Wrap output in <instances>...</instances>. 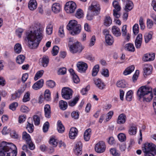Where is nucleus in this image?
<instances>
[{"label": "nucleus", "mask_w": 156, "mask_h": 156, "mask_svg": "<svg viewBox=\"0 0 156 156\" xmlns=\"http://www.w3.org/2000/svg\"><path fill=\"white\" fill-rule=\"evenodd\" d=\"M43 37V31L40 28L33 26L31 30L26 33L25 40L27 41L29 47L31 49L37 48Z\"/></svg>", "instance_id": "1"}, {"label": "nucleus", "mask_w": 156, "mask_h": 156, "mask_svg": "<svg viewBox=\"0 0 156 156\" xmlns=\"http://www.w3.org/2000/svg\"><path fill=\"white\" fill-rule=\"evenodd\" d=\"M17 149L12 143L3 141L0 144V156H16Z\"/></svg>", "instance_id": "2"}, {"label": "nucleus", "mask_w": 156, "mask_h": 156, "mask_svg": "<svg viewBox=\"0 0 156 156\" xmlns=\"http://www.w3.org/2000/svg\"><path fill=\"white\" fill-rule=\"evenodd\" d=\"M137 95L140 100L142 98L144 101L149 102L153 97L152 88L148 86H142L138 90Z\"/></svg>", "instance_id": "3"}, {"label": "nucleus", "mask_w": 156, "mask_h": 156, "mask_svg": "<svg viewBox=\"0 0 156 156\" xmlns=\"http://www.w3.org/2000/svg\"><path fill=\"white\" fill-rule=\"evenodd\" d=\"M88 11L87 14V17L88 20H92L94 16L98 15L100 11V5L98 4H92L91 6L89 7Z\"/></svg>", "instance_id": "4"}, {"label": "nucleus", "mask_w": 156, "mask_h": 156, "mask_svg": "<svg viewBox=\"0 0 156 156\" xmlns=\"http://www.w3.org/2000/svg\"><path fill=\"white\" fill-rule=\"evenodd\" d=\"M68 30H72L71 34L75 35L79 34L80 32V25L77 24V21L75 20H70L67 26Z\"/></svg>", "instance_id": "5"}, {"label": "nucleus", "mask_w": 156, "mask_h": 156, "mask_svg": "<svg viewBox=\"0 0 156 156\" xmlns=\"http://www.w3.org/2000/svg\"><path fill=\"white\" fill-rule=\"evenodd\" d=\"M142 150L144 154L156 152V146L152 143H145L142 147Z\"/></svg>", "instance_id": "6"}, {"label": "nucleus", "mask_w": 156, "mask_h": 156, "mask_svg": "<svg viewBox=\"0 0 156 156\" xmlns=\"http://www.w3.org/2000/svg\"><path fill=\"white\" fill-rule=\"evenodd\" d=\"M69 47L70 52L73 54L81 52L84 48L78 42L70 45Z\"/></svg>", "instance_id": "7"}, {"label": "nucleus", "mask_w": 156, "mask_h": 156, "mask_svg": "<svg viewBox=\"0 0 156 156\" xmlns=\"http://www.w3.org/2000/svg\"><path fill=\"white\" fill-rule=\"evenodd\" d=\"M73 92L72 90L68 87L63 88L62 90V97L66 100H69L72 98Z\"/></svg>", "instance_id": "8"}, {"label": "nucleus", "mask_w": 156, "mask_h": 156, "mask_svg": "<svg viewBox=\"0 0 156 156\" xmlns=\"http://www.w3.org/2000/svg\"><path fill=\"white\" fill-rule=\"evenodd\" d=\"M76 3L71 1L66 3L65 7V9L67 13H73L76 9Z\"/></svg>", "instance_id": "9"}, {"label": "nucleus", "mask_w": 156, "mask_h": 156, "mask_svg": "<svg viewBox=\"0 0 156 156\" xmlns=\"http://www.w3.org/2000/svg\"><path fill=\"white\" fill-rule=\"evenodd\" d=\"M105 150V145L103 141H100L96 144L95 146V151L98 153L103 152Z\"/></svg>", "instance_id": "10"}, {"label": "nucleus", "mask_w": 156, "mask_h": 156, "mask_svg": "<svg viewBox=\"0 0 156 156\" xmlns=\"http://www.w3.org/2000/svg\"><path fill=\"white\" fill-rule=\"evenodd\" d=\"M76 66L78 69V71L81 73H85L88 68L87 64L83 62H77Z\"/></svg>", "instance_id": "11"}, {"label": "nucleus", "mask_w": 156, "mask_h": 156, "mask_svg": "<svg viewBox=\"0 0 156 156\" xmlns=\"http://www.w3.org/2000/svg\"><path fill=\"white\" fill-rule=\"evenodd\" d=\"M142 40V35L141 34H139L135 40V44L136 48L137 49L140 48L141 46Z\"/></svg>", "instance_id": "12"}, {"label": "nucleus", "mask_w": 156, "mask_h": 156, "mask_svg": "<svg viewBox=\"0 0 156 156\" xmlns=\"http://www.w3.org/2000/svg\"><path fill=\"white\" fill-rule=\"evenodd\" d=\"M154 53H147L144 55L142 59L143 61L146 62L153 61L154 59Z\"/></svg>", "instance_id": "13"}, {"label": "nucleus", "mask_w": 156, "mask_h": 156, "mask_svg": "<svg viewBox=\"0 0 156 156\" xmlns=\"http://www.w3.org/2000/svg\"><path fill=\"white\" fill-rule=\"evenodd\" d=\"M82 144L81 142L79 141L76 144L74 150L75 154L77 155H81L82 153Z\"/></svg>", "instance_id": "14"}, {"label": "nucleus", "mask_w": 156, "mask_h": 156, "mask_svg": "<svg viewBox=\"0 0 156 156\" xmlns=\"http://www.w3.org/2000/svg\"><path fill=\"white\" fill-rule=\"evenodd\" d=\"M126 117L123 113L120 114L118 117L116 122L118 124H124L126 121Z\"/></svg>", "instance_id": "15"}, {"label": "nucleus", "mask_w": 156, "mask_h": 156, "mask_svg": "<svg viewBox=\"0 0 156 156\" xmlns=\"http://www.w3.org/2000/svg\"><path fill=\"white\" fill-rule=\"evenodd\" d=\"M94 83L99 89L102 90L103 89L105 86L103 82L99 79H94Z\"/></svg>", "instance_id": "16"}, {"label": "nucleus", "mask_w": 156, "mask_h": 156, "mask_svg": "<svg viewBox=\"0 0 156 156\" xmlns=\"http://www.w3.org/2000/svg\"><path fill=\"white\" fill-rule=\"evenodd\" d=\"M77 129L75 127L71 128L69 133V138L72 139H74L77 136Z\"/></svg>", "instance_id": "17"}, {"label": "nucleus", "mask_w": 156, "mask_h": 156, "mask_svg": "<svg viewBox=\"0 0 156 156\" xmlns=\"http://www.w3.org/2000/svg\"><path fill=\"white\" fill-rule=\"evenodd\" d=\"M43 84V80L41 79L34 83L32 86V87L33 89L35 90H37L42 87Z\"/></svg>", "instance_id": "18"}, {"label": "nucleus", "mask_w": 156, "mask_h": 156, "mask_svg": "<svg viewBox=\"0 0 156 156\" xmlns=\"http://www.w3.org/2000/svg\"><path fill=\"white\" fill-rule=\"evenodd\" d=\"M61 6L58 3H54L52 6V11L55 14L59 13L61 10Z\"/></svg>", "instance_id": "19"}, {"label": "nucleus", "mask_w": 156, "mask_h": 156, "mask_svg": "<svg viewBox=\"0 0 156 156\" xmlns=\"http://www.w3.org/2000/svg\"><path fill=\"white\" fill-rule=\"evenodd\" d=\"M44 112L45 116L47 118H49L51 117V111L49 105L47 104L44 107Z\"/></svg>", "instance_id": "20"}, {"label": "nucleus", "mask_w": 156, "mask_h": 156, "mask_svg": "<svg viewBox=\"0 0 156 156\" xmlns=\"http://www.w3.org/2000/svg\"><path fill=\"white\" fill-rule=\"evenodd\" d=\"M28 7L32 11L35 9L37 6V3L35 0H30L28 3Z\"/></svg>", "instance_id": "21"}, {"label": "nucleus", "mask_w": 156, "mask_h": 156, "mask_svg": "<svg viewBox=\"0 0 156 156\" xmlns=\"http://www.w3.org/2000/svg\"><path fill=\"white\" fill-rule=\"evenodd\" d=\"M112 32L115 36L118 37L121 35V32L119 28L116 26H114L112 27Z\"/></svg>", "instance_id": "22"}, {"label": "nucleus", "mask_w": 156, "mask_h": 156, "mask_svg": "<svg viewBox=\"0 0 156 156\" xmlns=\"http://www.w3.org/2000/svg\"><path fill=\"white\" fill-rule=\"evenodd\" d=\"M152 70V67L150 65L146 64L144 66V73L145 75H148L151 74Z\"/></svg>", "instance_id": "23"}, {"label": "nucleus", "mask_w": 156, "mask_h": 156, "mask_svg": "<svg viewBox=\"0 0 156 156\" xmlns=\"http://www.w3.org/2000/svg\"><path fill=\"white\" fill-rule=\"evenodd\" d=\"M30 121H32V118H29L27 121L28 124L27 125L26 128L27 129L29 132L32 133L34 131V126L32 122L31 123L29 122Z\"/></svg>", "instance_id": "24"}, {"label": "nucleus", "mask_w": 156, "mask_h": 156, "mask_svg": "<svg viewBox=\"0 0 156 156\" xmlns=\"http://www.w3.org/2000/svg\"><path fill=\"white\" fill-rule=\"evenodd\" d=\"M124 48L126 50L130 52H133L135 51L134 45L131 43L126 44Z\"/></svg>", "instance_id": "25"}, {"label": "nucleus", "mask_w": 156, "mask_h": 156, "mask_svg": "<svg viewBox=\"0 0 156 156\" xmlns=\"http://www.w3.org/2000/svg\"><path fill=\"white\" fill-rule=\"evenodd\" d=\"M126 5L125 6V10L126 11H129L131 10L133 8V4L131 1L126 0Z\"/></svg>", "instance_id": "26"}, {"label": "nucleus", "mask_w": 156, "mask_h": 156, "mask_svg": "<svg viewBox=\"0 0 156 156\" xmlns=\"http://www.w3.org/2000/svg\"><path fill=\"white\" fill-rule=\"evenodd\" d=\"M91 129L89 128L85 130L84 134V139L86 141H88L90 139L91 134Z\"/></svg>", "instance_id": "27"}, {"label": "nucleus", "mask_w": 156, "mask_h": 156, "mask_svg": "<svg viewBox=\"0 0 156 156\" xmlns=\"http://www.w3.org/2000/svg\"><path fill=\"white\" fill-rule=\"evenodd\" d=\"M105 40L106 43L108 45H112L114 42V39L111 35H108L105 36Z\"/></svg>", "instance_id": "28"}, {"label": "nucleus", "mask_w": 156, "mask_h": 156, "mask_svg": "<svg viewBox=\"0 0 156 156\" xmlns=\"http://www.w3.org/2000/svg\"><path fill=\"white\" fill-rule=\"evenodd\" d=\"M23 139L25 141L26 143H29L31 142V139L30 135L26 132H23L22 133Z\"/></svg>", "instance_id": "29"}, {"label": "nucleus", "mask_w": 156, "mask_h": 156, "mask_svg": "<svg viewBox=\"0 0 156 156\" xmlns=\"http://www.w3.org/2000/svg\"><path fill=\"white\" fill-rule=\"evenodd\" d=\"M153 33L152 32L148 33H146L144 35L145 42L147 43L152 39Z\"/></svg>", "instance_id": "30"}, {"label": "nucleus", "mask_w": 156, "mask_h": 156, "mask_svg": "<svg viewBox=\"0 0 156 156\" xmlns=\"http://www.w3.org/2000/svg\"><path fill=\"white\" fill-rule=\"evenodd\" d=\"M57 129L58 132L60 133H62L64 131L65 127L60 120L58 121Z\"/></svg>", "instance_id": "31"}, {"label": "nucleus", "mask_w": 156, "mask_h": 156, "mask_svg": "<svg viewBox=\"0 0 156 156\" xmlns=\"http://www.w3.org/2000/svg\"><path fill=\"white\" fill-rule=\"evenodd\" d=\"M134 68V66L133 65H132L128 67L124 71V74L125 75H127L130 74L133 71Z\"/></svg>", "instance_id": "32"}, {"label": "nucleus", "mask_w": 156, "mask_h": 156, "mask_svg": "<svg viewBox=\"0 0 156 156\" xmlns=\"http://www.w3.org/2000/svg\"><path fill=\"white\" fill-rule=\"evenodd\" d=\"M59 106L61 109L64 110L67 107V104L66 102L63 100H61L59 101Z\"/></svg>", "instance_id": "33"}, {"label": "nucleus", "mask_w": 156, "mask_h": 156, "mask_svg": "<svg viewBox=\"0 0 156 156\" xmlns=\"http://www.w3.org/2000/svg\"><path fill=\"white\" fill-rule=\"evenodd\" d=\"M15 53L17 54H19L22 51V48L21 44L19 43L15 44L14 48Z\"/></svg>", "instance_id": "34"}, {"label": "nucleus", "mask_w": 156, "mask_h": 156, "mask_svg": "<svg viewBox=\"0 0 156 156\" xmlns=\"http://www.w3.org/2000/svg\"><path fill=\"white\" fill-rule=\"evenodd\" d=\"M25 57L23 55H20L17 56L16 59V62L18 64H22L25 60Z\"/></svg>", "instance_id": "35"}, {"label": "nucleus", "mask_w": 156, "mask_h": 156, "mask_svg": "<svg viewBox=\"0 0 156 156\" xmlns=\"http://www.w3.org/2000/svg\"><path fill=\"white\" fill-rule=\"evenodd\" d=\"M42 65L44 67H46L48 64L49 59L48 56H44L42 58Z\"/></svg>", "instance_id": "36"}, {"label": "nucleus", "mask_w": 156, "mask_h": 156, "mask_svg": "<svg viewBox=\"0 0 156 156\" xmlns=\"http://www.w3.org/2000/svg\"><path fill=\"white\" fill-rule=\"evenodd\" d=\"M137 127L133 125L131 126L129 130V133L130 135H135L137 131Z\"/></svg>", "instance_id": "37"}, {"label": "nucleus", "mask_w": 156, "mask_h": 156, "mask_svg": "<svg viewBox=\"0 0 156 156\" xmlns=\"http://www.w3.org/2000/svg\"><path fill=\"white\" fill-rule=\"evenodd\" d=\"M79 99V96H76L73 99V100L70 101L69 102V105L72 107L74 106L76 104Z\"/></svg>", "instance_id": "38"}, {"label": "nucleus", "mask_w": 156, "mask_h": 156, "mask_svg": "<svg viewBox=\"0 0 156 156\" xmlns=\"http://www.w3.org/2000/svg\"><path fill=\"white\" fill-rule=\"evenodd\" d=\"M126 83L124 80L118 81L116 83L117 87L121 88L125 87Z\"/></svg>", "instance_id": "39"}, {"label": "nucleus", "mask_w": 156, "mask_h": 156, "mask_svg": "<svg viewBox=\"0 0 156 156\" xmlns=\"http://www.w3.org/2000/svg\"><path fill=\"white\" fill-rule=\"evenodd\" d=\"M112 23V20L110 16L106 17L104 20V24L106 26H109Z\"/></svg>", "instance_id": "40"}, {"label": "nucleus", "mask_w": 156, "mask_h": 156, "mask_svg": "<svg viewBox=\"0 0 156 156\" xmlns=\"http://www.w3.org/2000/svg\"><path fill=\"white\" fill-rule=\"evenodd\" d=\"M99 67L98 65H95L94 67L92 72V75L94 76L97 75L99 71Z\"/></svg>", "instance_id": "41"}, {"label": "nucleus", "mask_w": 156, "mask_h": 156, "mask_svg": "<svg viewBox=\"0 0 156 156\" xmlns=\"http://www.w3.org/2000/svg\"><path fill=\"white\" fill-rule=\"evenodd\" d=\"M53 30V26L51 23H50L48 24L46 27V32L48 34L50 35L52 33Z\"/></svg>", "instance_id": "42"}, {"label": "nucleus", "mask_w": 156, "mask_h": 156, "mask_svg": "<svg viewBox=\"0 0 156 156\" xmlns=\"http://www.w3.org/2000/svg\"><path fill=\"white\" fill-rule=\"evenodd\" d=\"M34 124L36 126H38L40 124V119L39 117L37 115H35L33 117Z\"/></svg>", "instance_id": "43"}, {"label": "nucleus", "mask_w": 156, "mask_h": 156, "mask_svg": "<svg viewBox=\"0 0 156 156\" xmlns=\"http://www.w3.org/2000/svg\"><path fill=\"white\" fill-rule=\"evenodd\" d=\"M44 72V71L43 70H41L38 71L35 75L34 78V80L36 81L41 77L43 75Z\"/></svg>", "instance_id": "44"}, {"label": "nucleus", "mask_w": 156, "mask_h": 156, "mask_svg": "<svg viewBox=\"0 0 156 156\" xmlns=\"http://www.w3.org/2000/svg\"><path fill=\"white\" fill-rule=\"evenodd\" d=\"M118 137L119 140L121 142L124 141L126 139V135L122 133H119L118 135Z\"/></svg>", "instance_id": "45"}, {"label": "nucleus", "mask_w": 156, "mask_h": 156, "mask_svg": "<svg viewBox=\"0 0 156 156\" xmlns=\"http://www.w3.org/2000/svg\"><path fill=\"white\" fill-rule=\"evenodd\" d=\"M110 153L113 156H119L120 153L115 148H111L110 151Z\"/></svg>", "instance_id": "46"}, {"label": "nucleus", "mask_w": 156, "mask_h": 156, "mask_svg": "<svg viewBox=\"0 0 156 156\" xmlns=\"http://www.w3.org/2000/svg\"><path fill=\"white\" fill-rule=\"evenodd\" d=\"M113 6L117 11H120L121 9V7L119 5L118 2L116 1H114L112 3Z\"/></svg>", "instance_id": "47"}, {"label": "nucleus", "mask_w": 156, "mask_h": 156, "mask_svg": "<svg viewBox=\"0 0 156 156\" xmlns=\"http://www.w3.org/2000/svg\"><path fill=\"white\" fill-rule=\"evenodd\" d=\"M133 92L132 90H129L126 93V99L128 101H130L132 100Z\"/></svg>", "instance_id": "48"}, {"label": "nucleus", "mask_w": 156, "mask_h": 156, "mask_svg": "<svg viewBox=\"0 0 156 156\" xmlns=\"http://www.w3.org/2000/svg\"><path fill=\"white\" fill-rule=\"evenodd\" d=\"M49 143V144L53 146L54 147H56L57 145V142L56 141V140L53 137L51 138Z\"/></svg>", "instance_id": "49"}, {"label": "nucleus", "mask_w": 156, "mask_h": 156, "mask_svg": "<svg viewBox=\"0 0 156 156\" xmlns=\"http://www.w3.org/2000/svg\"><path fill=\"white\" fill-rule=\"evenodd\" d=\"M46 85L48 87L51 88H53L55 86V82L52 80H48L46 82Z\"/></svg>", "instance_id": "50"}, {"label": "nucleus", "mask_w": 156, "mask_h": 156, "mask_svg": "<svg viewBox=\"0 0 156 156\" xmlns=\"http://www.w3.org/2000/svg\"><path fill=\"white\" fill-rule=\"evenodd\" d=\"M114 112L113 111H111L108 112L106 114L105 120L106 122L109 121L112 118Z\"/></svg>", "instance_id": "51"}, {"label": "nucleus", "mask_w": 156, "mask_h": 156, "mask_svg": "<svg viewBox=\"0 0 156 156\" xmlns=\"http://www.w3.org/2000/svg\"><path fill=\"white\" fill-rule=\"evenodd\" d=\"M18 106V103L16 102L12 103L9 106V108L13 111L16 110V107Z\"/></svg>", "instance_id": "52"}, {"label": "nucleus", "mask_w": 156, "mask_h": 156, "mask_svg": "<svg viewBox=\"0 0 156 156\" xmlns=\"http://www.w3.org/2000/svg\"><path fill=\"white\" fill-rule=\"evenodd\" d=\"M83 15L82 10L80 9H79L76 11L75 16L76 17L80 19L83 16Z\"/></svg>", "instance_id": "53"}, {"label": "nucleus", "mask_w": 156, "mask_h": 156, "mask_svg": "<svg viewBox=\"0 0 156 156\" xmlns=\"http://www.w3.org/2000/svg\"><path fill=\"white\" fill-rule=\"evenodd\" d=\"M133 30L134 34L136 35L139 32V25L138 24L136 23L133 26Z\"/></svg>", "instance_id": "54"}, {"label": "nucleus", "mask_w": 156, "mask_h": 156, "mask_svg": "<svg viewBox=\"0 0 156 156\" xmlns=\"http://www.w3.org/2000/svg\"><path fill=\"white\" fill-rule=\"evenodd\" d=\"M30 93L29 92H27L24 95L23 99V101L24 102H27L30 100Z\"/></svg>", "instance_id": "55"}, {"label": "nucleus", "mask_w": 156, "mask_h": 156, "mask_svg": "<svg viewBox=\"0 0 156 156\" xmlns=\"http://www.w3.org/2000/svg\"><path fill=\"white\" fill-rule=\"evenodd\" d=\"M59 47L57 46H55L52 48V54L53 56L56 55L58 52Z\"/></svg>", "instance_id": "56"}, {"label": "nucleus", "mask_w": 156, "mask_h": 156, "mask_svg": "<svg viewBox=\"0 0 156 156\" xmlns=\"http://www.w3.org/2000/svg\"><path fill=\"white\" fill-rule=\"evenodd\" d=\"M101 74L105 77H108L109 76L108 70L107 69H102L101 72Z\"/></svg>", "instance_id": "57"}, {"label": "nucleus", "mask_w": 156, "mask_h": 156, "mask_svg": "<svg viewBox=\"0 0 156 156\" xmlns=\"http://www.w3.org/2000/svg\"><path fill=\"white\" fill-rule=\"evenodd\" d=\"M66 69L65 67H62L59 69L58 72V75H62L66 74Z\"/></svg>", "instance_id": "58"}, {"label": "nucleus", "mask_w": 156, "mask_h": 156, "mask_svg": "<svg viewBox=\"0 0 156 156\" xmlns=\"http://www.w3.org/2000/svg\"><path fill=\"white\" fill-rule=\"evenodd\" d=\"M49 126V124L48 122H46L44 123L43 127V130L44 132H46L48 131Z\"/></svg>", "instance_id": "59"}, {"label": "nucleus", "mask_w": 156, "mask_h": 156, "mask_svg": "<svg viewBox=\"0 0 156 156\" xmlns=\"http://www.w3.org/2000/svg\"><path fill=\"white\" fill-rule=\"evenodd\" d=\"M20 111L22 112L27 113L29 111V109L26 106L22 105L20 108Z\"/></svg>", "instance_id": "60"}, {"label": "nucleus", "mask_w": 156, "mask_h": 156, "mask_svg": "<svg viewBox=\"0 0 156 156\" xmlns=\"http://www.w3.org/2000/svg\"><path fill=\"white\" fill-rule=\"evenodd\" d=\"M139 23L140 26V29L142 30H143L144 29L145 27L143 21V19L142 17H140V18Z\"/></svg>", "instance_id": "61"}, {"label": "nucleus", "mask_w": 156, "mask_h": 156, "mask_svg": "<svg viewBox=\"0 0 156 156\" xmlns=\"http://www.w3.org/2000/svg\"><path fill=\"white\" fill-rule=\"evenodd\" d=\"M58 35L61 37H63L64 36V34L63 26H61L58 30Z\"/></svg>", "instance_id": "62"}, {"label": "nucleus", "mask_w": 156, "mask_h": 156, "mask_svg": "<svg viewBox=\"0 0 156 156\" xmlns=\"http://www.w3.org/2000/svg\"><path fill=\"white\" fill-rule=\"evenodd\" d=\"M71 115L72 118L75 119H78L79 117V114L78 112L76 111L73 112L71 113Z\"/></svg>", "instance_id": "63"}, {"label": "nucleus", "mask_w": 156, "mask_h": 156, "mask_svg": "<svg viewBox=\"0 0 156 156\" xmlns=\"http://www.w3.org/2000/svg\"><path fill=\"white\" fill-rule=\"evenodd\" d=\"M23 30L21 28H18L16 31V34L19 38L21 37L22 33L23 32Z\"/></svg>", "instance_id": "64"}]
</instances>
